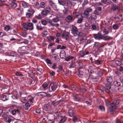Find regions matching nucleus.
Listing matches in <instances>:
<instances>
[{
	"mask_svg": "<svg viewBox=\"0 0 123 123\" xmlns=\"http://www.w3.org/2000/svg\"><path fill=\"white\" fill-rule=\"evenodd\" d=\"M97 18V17L94 14H92L91 15V17L90 18H91V19H96Z\"/></svg>",
	"mask_w": 123,
	"mask_h": 123,
	"instance_id": "bf43d9fd",
	"label": "nucleus"
},
{
	"mask_svg": "<svg viewBox=\"0 0 123 123\" xmlns=\"http://www.w3.org/2000/svg\"><path fill=\"white\" fill-rule=\"evenodd\" d=\"M107 83L105 84L106 87H108L109 89L111 88V83L113 81V79L111 76L107 77L106 79Z\"/></svg>",
	"mask_w": 123,
	"mask_h": 123,
	"instance_id": "20e7f679",
	"label": "nucleus"
},
{
	"mask_svg": "<svg viewBox=\"0 0 123 123\" xmlns=\"http://www.w3.org/2000/svg\"><path fill=\"white\" fill-rule=\"evenodd\" d=\"M97 28V26H96V25H92V29L93 30H95Z\"/></svg>",
	"mask_w": 123,
	"mask_h": 123,
	"instance_id": "69168bd1",
	"label": "nucleus"
},
{
	"mask_svg": "<svg viewBox=\"0 0 123 123\" xmlns=\"http://www.w3.org/2000/svg\"><path fill=\"white\" fill-rule=\"evenodd\" d=\"M27 33L26 31H24L22 32L21 35L24 37H26L27 36Z\"/></svg>",
	"mask_w": 123,
	"mask_h": 123,
	"instance_id": "37998d69",
	"label": "nucleus"
},
{
	"mask_svg": "<svg viewBox=\"0 0 123 123\" xmlns=\"http://www.w3.org/2000/svg\"><path fill=\"white\" fill-rule=\"evenodd\" d=\"M48 84L47 83L44 82L41 86V90L43 91H47L49 89Z\"/></svg>",
	"mask_w": 123,
	"mask_h": 123,
	"instance_id": "0eeeda50",
	"label": "nucleus"
},
{
	"mask_svg": "<svg viewBox=\"0 0 123 123\" xmlns=\"http://www.w3.org/2000/svg\"><path fill=\"white\" fill-rule=\"evenodd\" d=\"M72 30L73 31H72V33L75 35V33L77 32L78 31L77 28L75 26L73 27H72Z\"/></svg>",
	"mask_w": 123,
	"mask_h": 123,
	"instance_id": "7c9ffc66",
	"label": "nucleus"
},
{
	"mask_svg": "<svg viewBox=\"0 0 123 123\" xmlns=\"http://www.w3.org/2000/svg\"><path fill=\"white\" fill-rule=\"evenodd\" d=\"M48 32L47 31H45L42 33V35L43 37H45L48 35Z\"/></svg>",
	"mask_w": 123,
	"mask_h": 123,
	"instance_id": "79ce46f5",
	"label": "nucleus"
},
{
	"mask_svg": "<svg viewBox=\"0 0 123 123\" xmlns=\"http://www.w3.org/2000/svg\"><path fill=\"white\" fill-rule=\"evenodd\" d=\"M103 28H104V29L103 31V33H104V36L108 34L109 32V31H111V28L110 27H103Z\"/></svg>",
	"mask_w": 123,
	"mask_h": 123,
	"instance_id": "9d476101",
	"label": "nucleus"
},
{
	"mask_svg": "<svg viewBox=\"0 0 123 123\" xmlns=\"http://www.w3.org/2000/svg\"><path fill=\"white\" fill-rule=\"evenodd\" d=\"M27 11L29 12H31V13H30L31 14H32L33 15L34 13L35 12V11L33 9H32L31 8H30Z\"/></svg>",
	"mask_w": 123,
	"mask_h": 123,
	"instance_id": "de8ad7c7",
	"label": "nucleus"
},
{
	"mask_svg": "<svg viewBox=\"0 0 123 123\" xmlns=\"http://www.w3.org/2000/svg\"><path fill=\"white\" fill-rule=\"evenodd\" d=\"M56 64V63H54L51 67V68L53 69H56L57 67Z\"/></svg>",
	"mask_w": 123,
	"mask_h": 123,
	"instance_id": "052dcab7",
	"label": "nucleus"
},
{
	"mask_svg": "<svg viewBox=\"0 0 123 123\" xmlns=\"http://www.w3.org/2000/svg\"><path fill=\"white\" fill-rule=\"evenodd\" d=\"M30 107V105L28 103H26L25 105V109L26 110H28Z\"/></svg>",
	"mask_w": 123,
	"mask_h": 123,
	"instance_id": "4c0bfd02",
	"label": "nucleus"
},
{
	"mask_svg": "<svg viewBox=\"0 0 123 123\" xmlns=\"http://www.w3.org/2000/svg\"><path fill=\"white\" fill-rule=\"evenodd\" d=\"M110 107L109 108V110L112 114L114 113V110L116 108V106L113 103L111 104L110 105Z\"/></svg>",
	"mask_w": 123,
	"mask_h": 123,
	"instance_id": "9b49d317",
	"label": "nucleus"
},
{
	"mask_svg": "<svg viewBox=\"0 0 123 123\" xmlns=\"http://www.w3.org/2000/svg\"><path fill=\"white\" fill-rule=\"evenodd\" d=\"M118 6H117L116 5H113L111 6V9L114 11H116L117 9H118Z\"/></svg>",
	"mask_w": 123,
	"mask_h": 123,
	"instance_id": "393cba45",
	"label": "nucleus"
},
{
	"mask_svg": "<svg viewBox=\"0 0 123 123\" xmlns=\"http://www.w3.org/2000/svg\"><path fill=\"white\" fill-rule=\"evenodd\" d=\"M49 4L55 10H57L58 8L56 3L52 0H49L48 1Z\"/></svg>",
	"mask_w": 123,
	"mask_h": 123,
	"instance_id": "39448f33",
	"label": "nucleus"
},
{
	"mask_svg": "<svg viewBox=\"0 0 123 123\" xmlns=\"http://www.w3.org/2000/svg\"><path fill=\"white\" fill-rule=\"evenodd\" d=\"M112 37H109L108 36H104V35L103 36L102 39L105 40H110L111 39Z\"/></svg>",
	"mask_w": 123,
	"mask_h": 123,
	"instance_id": "b1692460",
	"label": "nucleus"
},
{
	"mask_svg": "<svg viewBox=\"0 0 123 123\" xmlns=\"http://www.w3.org/2000/svg\"><path fill=\"white\" fill-rule=\"evenodd\" d=\"M43 108H40L37 109L36 110V113L38 114H40L41 112H43Z\"/></svg>",
	"mask_w": 123,
	"mask_h": 123,
	"instance_id": "c756f323",
	"label": "nucleus"
},
{
	"mask_svg": "<svg viewBox=\"0 0 123 123\" xmlns=\"http://www.w3.org/2000/svg\"><path fill=\"white\" fill-rule=\"evenodd\" d=\"M115 63L117 66H120L122 64L121 62L118 60H115Z\"/></svg>",
	"mask_w": 123,
	"mask_h": 123,
	"instance_id": "2f4dec72",
	"label": "nucleus"
},
{
	"mask_svg": "<svg viewBox=\"0 0 123 123\" xmlns=\"http://www.w3.org/2000/svg\"><path fill=\"white\" fill-rule=\"evenodd\" d=\"M69 34L68 32H66L63 33L62 35V37L64 38L66 40H67L69 38L68 34Z\"/></svg>",
	"mask_w": 123,
	"mask_h": 123,
	"instance_id": "ddd939ff",
	"label": "nucleus"
},
{
	"mask_svg": "<svg viewBox=\"0 0 123 123\" xmlns=\"http://www.w3.org/2000/svg\"><path fill=\"white\" fill-rule=\"evenodd\" d=\"M10 26L9 25H6L4 28V30L6 31H8L10 30Z\"/></svg>",
	"mask_w": 123,
	"mask_h": 123,
	"instance_id": "3c124183",
	"label": "nucleus"
},
{
	"mask_svg": "<svg viewBox=\"0 0 123 123\" xmlns=\"http://www.w3.org/2000/svg\"><path fill=\"white\" fill-rule=\"evenodd\" d=\"M38 96H41L43 97H46L47 93L45 92H42L37 93Z\"/></svg>",
	"mask_w": 123,
	"mask_h": 123,
	"instance_id": "6ab92c4d",
	"label": "nucleus"
},
{
	"mask_svg": "<svg viewBox=\"0 0 123 123\" xmlns=\"http://www.w3.org/2000/svg\"><path fill=\"white\" fill-rule=\"evenodd\" d=\"M76 90V92H80L83 93H85V92L86 91V89L85 88H77Z\"/></svg>",
	"mask_w": 123,
	"mask_h": 123,
	"instance_id": "f3484780",
	"label": "nucleus"
},
{
	"mask_svg": "<svg viewBox=\"0 0 123 123\" xmlns=\"http://www.w3.org/2000/svg\"><path fill=\"white\" fill-rule=\"evenodd\" d=\"M47 24H37L36 25V29L38 30L41 31L45 28L44 25H46Z\"/></svg>",
	"mask_w": 123,
	"mask_h": 123,
	"instance_id": "423d86ee",
	"label": "nucleus"
},
{
	"mask_svg": "<svg viewBox=\"0 0 123 123\" xmlns=\"http://www.w3.org/2000/svg\"><path fill=\"white\" fill-rule=\"evenodd\" d=\"M113 28L114 29H118L119 27L118 25L115 24L114 25L112 26Z\"/></svg>",
	"mask_w": 123,
	"mask_h": 123,
	"instance_id": "864d4df0",
	"label": "nucleus"
},
{
	"mask_svg": "<svg viewBox=\"0 0 123 123\" xmlns=\"http://www.w3.org/2000/svg\"><path fill=\"white\" fill-rule=\"evenodd\" d=\"M74 57L72 56H68L66 57L65 59V60L67 61H69L70 59L74 58Z\"/></svg>",
	"mask_w": 123,
	"mask_h": 123,
	"instance_id": "5fc2aeb1",
	"label": "nucleus"
},
{
	"mask_svg": "<svg viewBox=\"0 0 123 123\" xmlns=\"http://www.w3.org/2000/svg\"><path fill=\"white\" fill-rule=\"evenodd\" d=\"M121 83L120 82L117 81H114L113 83L114 85L117 87L120 86Z\"/></svg>",
	"mask_w": 123,
	"mask_h": 123,
	"instance_id": "4be33fe9",
	"label": "nucleus"
},
{
	"mask_svg": "<svg viewBox=\"0 0 123 123\" xmlns=\"http://www.w3.org/2000/svg\"><path fill=\"white\" fill-rule=\"evenodd\" d=\"M22 25L23 26V29L24 31L32 30L33 29V24H22Z\"/></svg>",
	"mask_w": 123,
	"mask_h": 123,
	"instance_id": "7ed1b4c3",
	"label": "nucleus"
},
{
	"mask_svg": "<svg viewBox=\"0 0 123 123\" xmlns=\"http://www.w3.org/2000/svg\"><path fill=\"white\" fill-rule=\"evenodd\" d=\"M88 72L91 74H93L94 73L93 68L91 66H89L88 67Z\"/></svg>",
	"mask_w": 123,
	"mask_h": 123,
	"instance_id": "cd10ccee",
	"label": "nucleus"
},
{
	"mask_svg": "<svg viewBox=\"0 0 123 123\" xmlns=\"http://www.w3.org/2000/svg\"><path fill=\"white\" fill-rule=\"evenodd\" d=\"M82 69H78V71L79 74L80 75H82L84 74V72L81 70Z\"/></svg>",
	"mask_w": 123,
	"mask_h": 123,
	"instance_id": "49530a36",
	"label": "nucleus"
},
{
	"mask_svg": "<svg viewBox=\"0 0 123 123\" xmlns=\"http://www.w3.org/2000/svg\"><path fill=\"white\" fill-rule=\"evenodd\" d=\"M74 13L73 14H71V15H69L67 17V19L70 21H71V22H72V21L73 20H74Z\"/></svg>",
	"mask_w": 123,
	"mask_h": 123,
	"instance_id": "aec40b11",
	"label": "nucleus"
},
{
	"mask_svg": "<svg viewBox=\"0 0 123 123\" xmlns=\"http://www.w3.org/2000/svg\"><path fill=\"white\" fill-rule=\"evenodd\" d=\"M78 67V69H82L84 67V65L82 63V60H77L76 62Z\"/></svg>",
	"mask_w": 123,
	"mask_h": 123,
	"instance_id": "1a4fd4ad",
	"label": "nucleus"
},
{
	"mask_svg": "<svg viewBox=\"0 0 123 123\" xmlns=\"http://www.w3.org/2000/svg\"><path fill=\"white\" fill-rule=\"evenodd\" d=\"M45 11L47 12H50L51 11V9L49 6H47L46 7L45 9Z\"/></svg>",
	"mask_w": 123,
	"mask_h": 123,
	"instance_id": "c9c22d12",
	"label": "nucleus"
},
{
	"mask_svg": "<svg viewBox=\"0 0 123 123\" xmlns=\"http://www.w3.org/2000/svg\"><path fill=\"white\" fill-rule=\"evenodd\" d=\"M22 4V6L25 8H26L28 7L27 5V3L24 1H23Z\"/></svg>",
	"mask_w": 123,
	"mask_h": 123,
	"instance_id": "72a5a7b5",
	"label": "nucleus"
},
{
	"mask_svg": "<svg viewBox=\"0 0 123 123\" xmlns=\"http://www.w3.org/2000/svg\"><path fill=\"white\" fill-rule=\"evenodd\" d=\"M75 67V65L74 63H73V61H71V62L70 63L69 68H74Z\"/></svg>",
	"mask_w": 123,
	"mask_h": 123,
	"instance_id": "c03bdc74",
	"label": "nucleus"
},
{
	"mask_svg": "<svg viewBox=\"0 0 123 123\" xmlns=\"http://www.w3.org/2000/svg\"><path fill=\"white\" fill-rule=\"evenodd\" d=\"M58 3L61 5L63 6L65 5V4L63 1V0H58Z\"/></svg>",
	"mask_w": 123,
	"mask_h": 123,
	"instance_id": "58836bf2",
	"label": "nucleus"
},
{
	"mask_svg": "<svg viewBox=\"0 0 123 123\" xmlns=\"http://www.w3.org/2000/svg\"><path fill=\"white\" fill-rule=\"evenodd\" d=\"M103 35L100 33L98 32L97 34H94L93 37L94 38L96 39L100 40L102 39Z\"/></svg>",
	"mask_w": 123,
	"mask_h": 123,
	"instance_id": "6e6552de",
	"label": "nucleus"
},
{
	"mask_svg": "<svg viewBox=\"0 0 123 123\" xmlns=\"http://www.w3.org/2000/svg\"><path fill=\"white\" fill-rule=\"evenodd\" d=\"M16 11L18 13L19 15H21L23 12V9H20L19 8H17L15 9Z\"/></svg>",
	"mask_w": 123,
	"mask_h": 123,
	"instance_id": "a878e982",
	"label": "nucleus"
},
{
	"mask_svg": "<svg viewBox=\"0 0 123 123\" xmlns=\"http://www.w3.org/2000/svg\"><path fill=\"white\" fill-rule=\"evenodd\" d=\"M21 102L23 103H25L27 101V100L26 98L22 97L21 98Z\"/></svg>",
	"mask_w": 123,
	"mask_h": 123,
	"instance_id": "09e8293b",
	"label": "nucleus"
},
{
	"mask_svg": "<svg viewBox=\"0 0 123 123\" xmlns=\"http://www.w3.org/2000/svg\"><path fill=\"white\" fill-rule=\"evenodd\" d=\"M4 119H5L6 120H7V119H8L7 120V122H8L9 123H10L12 121V119L11 118L8 117L7 118L6 117H4Z\"/></svg>",
	"mask_w": 123,
	"mask_h": 123,
	"instance_id": "6e6d98bb",
	"label": "nucleus"
},
{
	"mask_svg": "<svg viewBox=\"0 0 123 123\" xmlns=\"http://www.w3.org/2000/svg\"><path fill=\"white\" fill-rule=\"evenodd\" d=\"M85 51H83L81 50L80 51V55L81 57H83L85 55Z\"/></svg>",
	"mask_w": 123,
	"mask_h": 123,
	"instance_id": "8fccbe9b",
	"label": "nucleus"
},
{
	"mask_svg": "<svg viewBox=\"0 0 123 123\" xmlns=\"http://www.w3.org/2000/svg\"><path fill=\"white\" fill-rule=\"evenodd\" d=\"M91 79L94 82L97 81L98 80V78L97 77H92V76H91Z\"/></svg>",
	"mask_w": 123,
	"mask_h": 123,
	"instance_id": "f704fd0d",
	"label": "nucleus"
},
{
	"mask_svg": "<svg viewBox=\"0 0 123 123\" xmlns=\"http://www.w3.org/2000/svg\"><path fill=\"white\" fill-rule=\"evenodd\" d=\"M70 86L73 90H74L76 92V90L77 88H78V87H77V86L74 84L72 83L70 84Z\"/></svg>",
	"mask_w": 123,
	"mask_h": 123,
	"instance_id": "5701e85b",
	"label": "nucleus"
},
{
	"mask_svg": "<svg viewBox=\"0 0 123 123\" xmlns=\"http://www.w3.org/2000/svg\"><path fill=\"white\" fill-rule=\"evenodd\" d=\"M89 2L87 0H85L84 1L83 3L82 4V6L83 8L84 7V6H85V5L88 4Z\"/></svg>",
	"mask_w": 123,
	"mask_h": 123,
	"instance_id": "a18cd8bd",
	"label": "nucleus"
},
{
	"mask_svg": "<svg viewBox=\"0 0 123 123\" xmlns=\"http://www.w3.org/2000/svg\"><path fill=\"white\" fill-rule=\"evenodd\" d=\"M34 6L35 8L38 9H39L40 8L39 4L37 2H36L34 3Z\"/></svg>",
	"mask_w": 123,
	"mask_h": 123,
	"instance_id": "e433bc0d",
	"label": "nucleus"
},
{
	"mask_svg": "<svg viewBox=\"0 0 123 123\" xmlns=\"http://www.w3.org/2000/svg\"><path fill=\"white\" fill-rule=\"evenodd\" d=\"M45 3L43 2H41L40 4V6L42 8H44L45 7Z\"/></svg>",
	"mask_w": 123,
	"mask_h": 123,
	"instance_id": "13d9d810",
	"label": "nucleus"
},
{
	"mask_svg": "<svg viewBox=\"0 0 123 123\" xmlns=\"http://www.w3.org/2000/svg\"><path fill=\"white\" fill-rule=\"evenodd\" d=\"M66 3L68 6L69 7L72 6V4L70 1L69 0H67L66 2Z\"/></svg>",
	"mask_w": 123,
	"mask_h": 123,
	"instance_id": "4d7b16f0",
	"label": "nucleus"
},
{
	"mask_svg": "<svg viewBox=\"0 0 123 123\" xmlns=\"http://www.w3.org/2000/svg\"><path fill=\"white\" fill-rule=\"evenodd\" d=\"M51 108V106L48 105L46 104L44 105V109L46 111H48Z\"/></svg>",
	"mask_w": 123,
	"mask_h": 123,
	"instance_id": "412c9836",
	"label": "nucleus"
},
{
	"mask_svg": "<svg viewBox=\"0 0 123 123\" xmlns=\"http://www.w3.org/2000/svg\"><path fill=\"white\" fill-rule=\"evenodd\" d=\"M97 75L99 77H101L103 74L102 73V71H98L97 73Z\"/></svg>",
	"mask_w": 123,
	"mask_h": 123,
	"instance_id": "0e129e2a",
	"label": "nucleus"
},
{
	"mask_svg": "<svg viewBox=\"0 0 123 123\" xmlns=\"http://www.w3.org/2000/svg\"><path fill=\"white\" fill-rule=\"evenodd\" d=\"M26 16L28 18H30L31 17H32L33 14L29 13H27L26 14Z\"/></svg>",
	"mask_w": 123,
	"mask_h": 123,
	"instance_id": "603ef678",
	"label": "nucleus"
},
{
	"mask_svg": "<svg viewBox=\"0 0 123 123\" xmlns=\"http://www.w3.org/2000/svg\"><path fill=\"white\" fill-rule=\"evenodd\" d=\"M34 98V97H31L30 98H29L28 100L30 101L31 103H33L32 100Z\"/></svg>",
	"mask_w": 123,
	"mask_h": 123,
	"instance_id": "338daca9",
	"label": "nucleus"
},
{
	"mask_svg": "<svg viewBox=\"0 0 123 123\" xmlns=\"http://www.w3.org/2000/svg\"><path fill=\"white\" fill-rule=\"evenodd\" d=\"M119 102V100L118 99H117L114 101V103H115L116 105H117L118 104Z\"/></svg>",
	"mask_w": 123,
	"mask_h": 123,
	"instance_id": "774afa93",
	"label": "nucleus"
},
{
	"mask_svg": "<svg viewBox=\"0 0 123 123\" xmlns=\"http://www.w3.org/2000/svg\"><path fill=\"white\" fill-rule=\"evenodd\" d=\"M21 112V111L18 109H15L12 111V114L13 115H14L16 113L18 115L20 114Z\"/></svg>",
	"mask_w": 123,
	"mask_h": 123,
	"instance_id": "a211bd4d",
	"label": "nucleus"
},
{
	"mask_svg": "<svg viewBox=\"0 0 123 123\" xmlns=\"http://www.w3.org/2000/svg\"><path fill=\"white\" fill-rule=\"evenodd\" d=\"M92 9L90 7L87 8L84 11V12L83 13L78 15H76V17L78 18H79V17H80L83 18L84 17L82 16V15L83 14H84V15L86 16H88L89 14V13L92 12Z\"/></svg>",
	"mask_w": 123,
	"mask_h": 123,
	"instance_id": "f03ea898",
	"label": "nucleus"
},
{
	"mask_svg": "<svg viewBox=\"0 0 123 123\" xmlns=\"http://www.w3.org/2000/svg\"><path fill=\"white\" fill-rule=\"evenodd\" d=\"M60 56L61 58L63 59L64 57L66 56V53L63 50H62L60 53Z\"/></svg>",
	"mask_w": 123,
	"mask_h": 123,
	"instance_id": "dca6fc26",
	"label": "nucleus"
},
{
	"mask_svg": "<svg viewBox=\"0 0 123 123\" xmlns=\"http://www.w3.org/2000/svg\"><path fill=\"white\" fill-rule=\"evenodd\" d=\"M39 22H41V23H51L52 21L49 19H41Z\"/></svg>",
	"mask_w": 123,
	"mask_h": 123,
	"instance_id": "2eb2a0df",
	"label": "nucleus"
},
{
	"mask_svg": "<svg viewBox=\"0 0 123 123\" xmlns=\"http://www.w3.org/2000/svg\"><path fill=\"white\" fill-rule=\"evenodd\" d=\"M72 96L74 100L75 101L78 102H80L81 99V98L79 96L78 94L75 95L74 94H73L72 95Z\"/></svg>",
	"mask_w": 123,
	"mask_h": 123,
	"instance_id": "f8f14e48",
	"label": "nucleus"
},
{
	"mask_svg": "<svg viewBox=\"0 0 123 123\" xmlns=\"http://www.w3.org/2000/svg\"><path fill=\"white\" fill-rule=\"evenodd\" d=\"M93 62L95 63V64L97 65L100 64L102 62L101 60H94Z\"/></svg>",
	"mask_w": 123,
	"mask_h": 123,
	"instance_id": "c85d7f7f",
	"label": "nucleus"
},
{
	"mask_svg": "<svg viewBox=\"0 0 123 123\" xmlns=\"http://www.w3.org/2000/svg\"><path fill=\"white\" fill-rule=\"evenodd\" d=\"M1 99L3 101H5L8 99V97L5 95H3L1 96Z\"/></svg>",
	"mask_w": 123,
	"mask_h": 123,
	"instance_id": "bb28decb",
	"label": "nucleus"
},
{
	"mask_svg": "<svg viewBox=\"0 0 123 123\" xmlns=\"http://www.w3.org/2000/svg\"><path fill=\"white\" fill-rule=\"evenodd\" d=\"M11 5V6L13 8H15L17 6L16 3L13 2H12Z\"/></svg>",
	"mask_w": 123,
	"mask_h": 123,
	"instance_id": "a19ab883",
	"label": "nucleus"
},
{
	"mask_svg": "<svg viewBox=\"0 0 123 123\" xmlns=\"http://www.w3.org/2000/svg\"><path fill=\"white\" fill-rule=\"evenodd\" d=\"M41 14L42 16H46L47 14V12L46 11L43 10H42L41 13Z\"/></svg>",
	"mask_w": 123,
	"mask_h": 123,
	"instance_id": "ea45409f",
	"label": "nucleus"
},
{
	"mask_svg": "<svg viewBox=\"0 0 123 123\" xmlns=\"http://www.w3.org/2000/svg\"><path fill=\"white\" fill-rule=\"evenodd\" d=\"M67 118L65 117H62L60 120L59 123H63L67 120Z\"/></svg>",
	"mask_w": 123,
	"mask_h": 123,
	"instance_id": "473e14b6",
	"label": "nucleus"
},
{
	"mask_svg": "<svg viewBox=\"0 0 123 123\" xmlns=\"http://www.w3.org/2000/svg\"><path fill=\"white\" fill-rule=\"evenodd\" d=\"M75 111L73 108H71L68 110V113L70 116L72 117L75 114Z\"/></svg>",
	"mask_w": 123,
	"mask_h": 123,
	"instance_id": "4468645a",
	"label": "nucleus"
},
{
	"mask_svg": "<svg viewBox=\"0 0 123 123\" xmlns=\"http://www.w3.org/2000/svg\"><path fill=\"white\" fill-rule=\"evenodd\" d=\"M46 61L48 64H51L52 63L50 60L48 58H47L46 60Z\"/></svg>",
	"mask_w": 123,
	"mask_h": 123,
	"instance_id": "680f3d73",
	"label": "nucleus"
},
{
	"mask_svg": "<svg viewBox=\"0 0 123 123\" xmlns=\"http://www.w3.org/2000/svg\"><path fill=\"white\" fill-rule=\"evenodd\" d=\"M57 83L55 82L51 83L49 87V92H55L58 87Z\"/></svg>",
	"mask_w": 123,
	"mask_h": 123,
	"instance_id": "f257e3e1",
	"label": "nucleus"
},
{
	"mask_svg": "<svg viewBox=\"0 0 123 123\" xmlns=\"http://www.w3.org/2000/svg\"><path fill=\"white\" fill-rule=\"evenodd\" d=\"M100 109L102 111H105V108L104 107L100 105L99 106V107Z\"/></svg>",
	"mask_w": 123,
	"mask_h": 123,
	"instance_id": "e2e57ef3",
	"label": "nucleus"
}]
</instances>
